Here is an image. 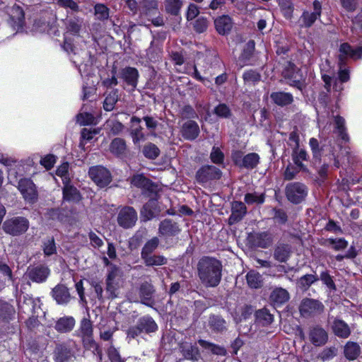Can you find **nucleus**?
Here are the masks:
<instances>
[{"instance_id":"nucleus-37","label":"nucleus","mask_w":362,"mask_h":362,"mask_svg":"<svg viewBox=\"0 0 362 362\" xmlns=\"http://www.w3.org/2000/svg\"><path fill=\"white\" fill-rule=\"evenodd\" d=\"M182 4V3L180 0H165V10L168 13L177 15L181 8Z\"/></svg>"},{"instance_id":"nucleus-46","label":"nucleus","mask_w":362,"mask_h":362,"mask_svg":"<svg viewBox=\"0 0 362 362\" xmlns=\"http://www.w3.org/2000/svg\"><path fill=\"white\" fill-rule=\"evenodd\" d=\"M245 201L248 204H262L264 201V197L262 194L248 193L245 197Z\"/></svg>"},{"instance_id":"nucleus-25","label":"nucleus","mask_w":362,"mask_h":362,"mask_svg":"<svg viewBox=\"0 0 362 362\" xmlns=\"http://www.w3.org/2000/svg\"><path fill=\"white\" fill-rule=\"evenodd\" d=\"M75 320L72 317H63L59 318L56 325L55 329L60 332H67L74 328Z\"/></svg>"},{"instance_id":"nucleus-35","label":"nucleus","mask_w":362,"mask_h":362,"mask_svg":"<svg viewBox=\"0 0 362 362\" xmlns=\"http://www.w3.org/2000/svg\"><path fill=\"white\" fill-rule=\"evenodd\" d=\"M118 100L117 90H111L105 97L103 103V107L106 111H111L113 110L115 103Z\"/></svg>"},{"instance_id":"nucleus-20","label":"nucleus","mask_w":362,"mask_h":362,"mask_svg":"<svg viewBox=\"0 0 362 362\" xmlns=\"http://www.w3.org/2000/svg\"><path fill=\"white\" fill-rule=\"evenodd\" d=\"M246 214V207L243 202H235L232 204V214L229 218L230 224L240 221Z\"/></svg>"},{"instance_id":"nucleus-12","label":"nucleus","mask_w":362,"mask_h":362,"mask_svg":"<svg viewBox=\"0 0 362 362\" xmlns=\"http://www.w3.org/2000/svg\"><path fill=\"white\" fill-rule=\"evenodd\" d=\"M321 4L315 0L313 2V12L304 11L300 17L301 26L310 27L321 15Z\"/></svg>"},{"instance_id":"nucleus-33","label":"nucleus","mask_w":362,"mask_h":362,"mask_svg":"<svg viewBox=\"0 0 362 362\" xmlns=\"http://www.w3.org/2000/svg\"><path fill=\"white\" fill-rule=\"evenodd\" d=\"M248 286L252 288H257L262 286V280L261 275L255 271H250L246 276Z\"/></svg>"},{"instance_id":"nucleus-62","label":"nucleus","mask_w":362,"mask_h":362,"mask_svg":"<svg viewBox=\"0 0 362 362\" xmlns=\"http://www.w3.org/2000/svg\"><path fill=\"white\" fill-rule=\"evenodd\" d=\"M147 182L142 175H136L132 178L131 183L137 187H143L146 185Z\"/></svg>"},{"instance_id":"nucleus-31","label":"nucleus","mask_w":362,"mask_h":362,"mask_svg":"<svg viewBox=\"0 0 362 362\" xmlns=\"http://www.w3.org/2000/svg\"><path fill=\"white\" fill-rule=\"evenodd\" d=\"M290 253V247L288 245L282 244L276 247L274 257L277 261L284 262L288 259Z\"/></svg>"},{"instance_id":"nucleus-30","label":"nucleus","mask_w":362,"mask_h":362,"mask_svg":"<svg viewBox=\"0 0 362 362\" xmlns=\"http://www.w3.org/2000/svg\"><path fill=\"white\" fill-rule=\"evenodd\" d=\"M9 15L10 19L18 28L22 27L24 21V12L20 6H13L10 11Z\"/></svg>"},{"instance_id":"nucleus-14","label":"nucleus","mask_w":362,"mask_h":362,"mask_svg":"<svg viewBox=\"0 0 362 362\" xmlns=\"http://www.w3.org/2000/svg\"><path fill=\"white\" fill-rule=\"evenodd\" d=\"M180 230L177 224L170 219L161 221L158 228L160 235L164 237L174 236L178 234Z\"/></svg>"},{"instance_id":"nucleus-41","label":"nucleus","mask_w":362,"mask_h":362,"mask_svg":"<svg viewBox=\"0 0 362 362\" xmlns=\"http://www.w3.org/2000/svg\"><path fill=\"white\" fill-rule=\"evenodd\" d=\"M159 240L158 238L154 237L148 240L144 246L141 251V257H144L151 255L158 247Z\"/></svg>"},{"instance_id":"nucleus-19","label":"nucleus","mask_w":362,"mask_h":362,"mask_svg":"<svg viewBox=\"0 0 362 362\" xmlns=\"http://www.w3.org/2000/svg\"><path fill=\"white\" fill-rule=\"evenodd\" d=\"M310 339L312 343L315 346H322L327 342L328 336L325 329L321 327H316L311 329L310 332Z\"/></svg>"},{"instance_id":"nucleus-7","label":"nucleus","mask_w":362,"mask_h":362,"mask_svg":"<svg viewBox=\"0 0 362 362\" xmlns=\"http://www.w3.org/2000/svg\"><path fill=\"white\" fill-rule=\"evenodd\" d=\"M136 221L137 214L132 207L125 206L119 211L117 222L122 228H131L136 223Z\"/></svg>"},{"instance_id":"nucleus-56","label":"nucleus","mask_w":362,"mask_h":362,"mask_svg":"<svg viewBox=\"0 0 362 362\" xmlns=\"http://www.w3.org/2000/svg\"><path fill=\"white\" fill-rule=\"evenodd\" d=\"M81 330L84 336L89 337L92 334V325L89 320L84 318L81 320Z\"/></svg>"},{"instance_id":"nucleus-45","label":"nucleus","mask_w":362,"mask_h":362,"mask_svg":"<svg viewBox=\"0 0 362 362\" xmlns=\"http://www.w3.org/2000/svg\"><path fill=\"white\" fill-rule=\"evenodd\" d=\"M279 1L284 16L286 18H291L293 11L291 0H279Z\"/></svg>"},{"instance_id":"nucleus-26","label":"nucleus","mask_w":362,"mask_h":362,"mask_svg":"<svg viewBox=\"0 0 362 362\" xmlns=\"http://www.w3.org/2000/svg\"><path fill=\"white\" fill-rule=\"evenodd\" d=\"M272 101L279 106H284L293 102V96L291 93L284 92H275L271 94Z\"/></svg>"},{"instance_id":"nucleus-4","label":"nucleus","mask_w":362,"mask_h":362,"mask_svg":"<svg viewBox=\"0 0 362 362\" xmlns=\"http://www.w3.org/2000/svg\"><path fill=\"white\" fill-rule=\"evenodd\" d=\"M286 197L293 203H300L307 195L306 187L298 182L291 183L286 189Z\"/></svg>"},{"instance_id":"nucleus-51","label":"nucleus","mask_w":362,"mask_h":362,"mask_svg":"<svg viewBox=\"0 0 362 362\" xmlns=\"http://www.w3.org/2000/svg\"><path fill=\"white\" fill-rule=\"evenodd\" d=\"M95 14L98 19H107L109 16L108 8L103 4H97L95 6Z\"/></svg>"},{"instance_id":"nucleus-1","label":"nucleus","mask_w":362,"mask_h":362,"mask_svg":"<svg viewBox=\"0 0 362 362\" xmlns=\"http://www.w3.org/2000/svg\"><path fill=\"white\" fill-rule=\"evenodd\" d=\"M221 263L210 257H204L198 263V274L201 282L206 287H215L221 279Z\"/></svg>"},{"instance_id":"nucleus-16","label":"nucleus","mask_w":362,"mask_h":362,"mask_svg":"<svg viewBox=\"0 0 362 362\" xmlns=\"http://www.w3.org/2000/svg\"><path fill=\"white\" fill-rule=\"evenodd\" d=\"M52 297L58 304H66L71 299L68 288L64 285L56 286L52 291Z\"/></svg>"},{"instance_id":"nucleus-50","label":"nucleus","mask_w":362,"mask_h":362,"mask_svg":"<svg viewBox=\"0 0 362 362\" xmlns=\"http://www.w3.org/2000/svg\"><path fill=\"white\" fill-rule=\"evenodd\" d=\"M210 323L211 327L217 331H223L226 328V321L218 316L213 317L211 319Z\"/></svg>"},{"instance_id":"nucleus-38","label":"nucleus","mask_w":362,"mask_h":362,"mask_svg":"<svg viewBox=\"0 0 362 362\" xmlns=\"http://www.w3.org/2000/svg\"><path fill=\"white\" fill-rule=\"evenodd\" d=\"M259 157L255 153H248L243 159V166L247 168H255L259 163Z\"/></svg>"},{"instance_id":"nucleus-44","label":"nucleus","mask_w":362,"mask_h":362,"mask_svg":"<svg viewBox=\"0 0 362 362\" xmlns=\"http://www.w3.org/2000/svg\"><path fill=\"white\" fill-rule=\"evenodd\" d=\"M307 158V153L303 150H296L293 153V159L295 164L298 168V170L303 169V160H305Z\"/></svg>"},{"instance_id":"nucleus-32","label":"nucleus","mask_w":362,"mask_h":362,"mask_svg":"<svg viewBox=\"0 0 362 362\" xmlns=\"http://www.w3.org/2000/svg\"><path fill=\"white\" fill-rule=\"evenodd\" d=\"M139 329L142 332L149 333L155 332L157 329V325L155 321L149 317H145L139 321Z\"/></svg>"},{"instance_id":"nucleus-6","label":"nucleus","mask_w":362,"mask_h":362,"mask_svg":"<svg viewBox=\"0 0 362 362\" xmlns=\"http://www.w3.org/2000/svg\"><path fill=\"white\" fill-rule=\"evenodd\" d=\"M18 189L26 202L33 203L36 201L37 190L34 183L30 179H21L18 182Z\"/></svg>"},{"instance_id":"nucleus-39","label":"nucleus","mask_w":362,"mask_h":362,"mask_svg":"<svg viewBox=\"0 0 362 362\" xmlns=\"http://www.w3.org/2000/svg\"><path fill=\"white\" fill-rule=\"evenodd\" d=\"M327 243L336 251L342 250L348 246V242L344 238H329L327 240Z\"/></svg>"},{"instance_id":"nucleus-34","label":"nucleus","mask_w":362,"mask_h":362,"mask_svg":"<svg viewBox=\"0 0 362 362\" xmlns=\"http://www.w3.org/2000/svg\"><path fill=\"white\" fill-rule=\"evenodd\" d=\"M146 266H161L167 263V259L161 255H146L141 257Z\"/></svg>"},{"instance_id":"nucleus-43","label":"nucleus","mask_w":362,"mask_h":362,"mask_svg":"<svg viewBox=\"0 0 362 362\" xmlns=\"http://www.w3.org/2000/svg\"><path fill=\"white\" fill-rule=\"evenodd\" d=\"M199 344L204 348L211 350L214 354L218 355H224L226 354V351L223 348L209 343L206 341L200 339L199 340Z\"/></svg>"},{"instance_id":"nucleus-15","label":"nucleus","mask_w":362,"mask_h":362,"mask_svg":"<svg viewBox=\"0 0 362 362\" xmlns=\"http://www.w3.org/2000/svg\"><path fill=\"white\" fill-rule=\"evenodd\" d=\"M140 7L141 18L153 17L158 13V2L156 0H142Z\"/></svg>"},{"instance_id":"nucleus-9","label":"nucleus","mask_w":362,"mask_h":362,"mask_svg":"<svg viewBox=\"0 0 362 362\" xmlns=\"http://www.w3.org/2000/svg\"><path fill=\"white\" fill-rule=\"evenodd\" d=\"M339 60L340 64L345 62L347 57L356 60L362 58V47L353 49L347 42L342 43L339 47Z\"/></svg>"},{"instance_id":"nucleus-55","label":"nucleus","mask_w":362,"mask_h":362,"mask_svg":"<svg viewBox=\"0 0 362 362\" xmlns=\"http://www.w3.org/2000/svg\"><path fill=\"white\" fill-rule=\"evenodd\" d=\"M335 124L336 127L338 130L339 134H340L342 139L347 141L348 136L344 132V119L341 117H336L335 118Z\"/></svg>"},{"instance_id":"nucleus-11","label":"nucleus","mask_w":362,"mask_h":362,"mask_svg":"<svg viewBox=\"0 0 362 362\" xmlns=\"http://www.w3.org/2000/svg\"><path fill=\"white\" fill-rule=\"evenodd\" d=\"M162 209L158 205L156 199H150L142 208L141 211V218L146 221L158 216Z\"/></svg>"},{"instance_id":"nucleus-60","label":"nucleus","mask_w":362,"mask_h":362,"mask_svg":"<svg viewBox=\"0 0 362 362\" xmlns=\"http://www.w3.org/2000/svg\"><path fill=\"white\" fill-rule=\"evenodd\" d=\"M243 78L245 81L256 82L260 80V75L257 71L250 70L244 73Z\"/></svg>"},{"instance_id":"nucleus-57","label":"nucleus","mask_w":362,"mask_h":362,"mask_svg":"<svg viewBox=\"0 0 362 362\" xmlns=\"http://www.w3.org/2000/svg\"><path fill=\"white\" fill-rule=\"evenodd\" d=\"M341 6L347 11H354L358 6L357 0H340Z\"/></svg>"},{"instance_id":"nucleus-28","label":"nucleus","mask_w":362,"mask_h":362,"mask_svg":"<svg viewBox=\"0 0 362 362\" xmlns=\"http://www.w3.org/2000/svg\"><path fill=\"white\" fill-rule=\"evenodd\" d=\"M344 356L345 357L350 360H355L361 353V349L359 345L353 341H348L344 346Z\"/></svg>"},{"instance_id":"nucleus-59","label":"nucleus","mask_w":362,"mask_h":362,"mask_svg":"<svg viewBox=\"0 0 362 362\" xmlns=\"http://www.w3.org/2000/svg\"><path fill=\"white\" fill-rule=\"evenodd\" d=\"M81 22L79 20L77 21H70L67 25L68 32L77 35L81 29Z\"/></svg>"},{"instance_id":"nucleus-63","label":"nucleus","mask_w":362,"mask_h":362,"mask_svg":"<svg viewBox=\"0 0 362 362\" xmlns=\"http://www.w3.org/2000/svg\"><path fill=\"white\" fill-rule=\"evenodd\" d=\"M199 13V7L194 4H190L188 6V10L187 12V19L188 21L193 20L198 16Z\"/></svg>"},{"instance_id":"nucleus-47","label":"nucleus","mask_w":362,"mask_h":362,"mask_svg":"<svg viewBox=\"0 0 362 362\" xmlns=\"http://www.w3.org/2000/svg\"><path fill=\"white\" fill-rule=\"evenodd\" d=\"M43 252L46 256H50L56 253L57 248L53 238L48 239L44 242Z\"/></svg>"},{"instance_id":"nucleus-23","label":"nucleus","mask_w":362,"mask_h":362,"mask_svg":"<svg viewBox=\"0 0 362 362\" xmlns=\"http://www.w3.org/2000/svg\"><path fill=\"white\" fill-rule=\"evenodd\" d=\"M122 78L128 84L135 88L139 77L138 71L132 67H127L121 71Z\"/></svg>"},{"instance_id":"nucleus-27","label":"nucleus","mask_w":362,"mask_h":362,"mask_svg":"<svg viewBox=\"0 0 362 362\" xmlns=\"http://www.w3.org/2000/svg\"><path fill=\"white\" fill-rule=\"evenodd\" d=\"M332 329L334 334L341 338H347L351 333L347 324L340 320H336L333 322Z\"/></svg>"},{"instance_id":"nucleus-42","label":"nucleus","mask_w":362,"mask_h":362,"mask_svg":"<svg viewBox=\"0 0 362 362\" xmlns=\"http://www.w3.org/2000/svg\"><path fill=\"white\" fill-rule=\"evenodd\" d=\"M257 320L263 325H269L273 321V316L267 309L259 310L256 313Z\"/></svg>"},{"instance_id":"nucleus-5","label":"nucleus","mask_w":362,"mask_h":362,"mask_svg":"<svg viewBox=\"0 0 362 362\" xmlns=\"http://www.w3.org/2000/svg\"><path fill=\"white\" fill-rule=\"evenodd\" d=\"M323 309L324 305L321 302L312 298L303 299L299 306L300 313L304 317L320 314Z\"/></svg>"},{"instance_id":"nucleus-29","label":"nucleus","mask_w":362,"mask_h":362,"mask_svg":"<svg viewBox=\"0 0 362 362\" xmlns=\"http://www.w3.org/2000/svg\"><path fill=\"white\" fill-rule=\"evenodd\" d=\"M127 150L126 142L121 138L114 139L110 145V151L115 156H121L125 153Z\"/></svg>"},{"instance_id":"nucleus-36","label":"nucleus","mask_w":362,"mask_h":362,"mask_svg":"<svg viewBox=\"0 0 362 362\" xmlns=\"http://www.w3.org/2000/svg\"><path fill=\"white\" fill-rule=\"evenodd\" d=\"M143 153L149 159H156L160 153L158 148L152 143H148L144 146Z\"/></svg>"},{"instance_id":"nucleus-10","label":"nucleus","mask_w":362,"mask_h":362,"mask_svg":"<svg viewBox=\"0 0 362 362\" xmlns=\"http://www.w3.org/2000/svg\"><path fill=\"white\" fill-rule=\"evenodd\" d=\"M119 269L115 265H111L106 279V289L110 293L112 298L117 296L115 291L119 287Z\"/></svg>"},{"instance_id":"nucleus-54","label":"nucleus","mask_w":362,"mask_h":362,"mask_svg":"<svg viewBox=\"0 0 362 362\" xmlns=\"http://www.w3.org/2000/svg\"><path fill=\"white\" fill-rule=\"evenodd\" d=\"M316 281V278L315 276L312 274H308L302 276L299 281L298 284L303 289H306L308 288L313 283Z\"/></svg>"},{"instance_id":"nucleus-21","label":"nucleus","mask_w":362,"mask_h":362,"mask_svg":"<svg viewBox=\"0 0 362 362\" xmlns=\"http://www.w3.org/2000/svg\"><path fill=\"white\" fill-rule=\"evenodd\" d=\"M217 32L221 35L228 33L232 28L233 23L230 18L228 16H222L214 21Z\"/></svg>"},{"instance_id":"nucleus-22","label":"nucleus","mask_w":362,"mask_h":362,"mask_svg":"<svg viewBox=\"0 0 362 362\" xmlns=\"http://www.w3.org/2000/svg\"><path fill=\"white\" fill-rule=\"evenodd\" d=\"M153 287L151 284L148 283H144L141 285L140 287V297L141 299V303L148 305H153V300L151 299L152 294L153 293Z\"/></svg>"},{"instance_id":"nucleus-58","label":"nucleus","mask_w":362,"mask_h":362,"mask_svg":"<svg viewBox=\"0 0 362 362\" xmlns=\"http://www.w3.org/2000/svg\"><path fill=\"white\" fill-rule=\"evenodd\" d=\"M107 355L111 362H124V361L121 358L117 350L113 346H110L108 349Z\"/></svg>"},{"instance_id":"nucleus-53","label":"nucleus","mask_w":362,"mask_h":362,"mask_svg":"<svg viewBox=\"0 0 362 362\" xmlns=\"http://www.w3.org/2000/svg\"><path fill=\"white\" fill-rule=\"evenodd\" d=\"M214 113L221 117L228 118L230 116V110L225 104H220L214 109Z\"/></svg>"},{"instance_id":"nucleus-40","label":"nucleus","mask_w":362,"mask_h":362,"mask_svg":"<svg viewBox=\"0 0 362 362\" xmlns=\"http://www.w3.org/2000/svg\"><path fill=\"white\" fill-rule=\"evenodd\" d=\"M76 121L82 126L96 124L95 117L88 112H82L77 115Z\"/></svg>"},{"instance_id":"nucleus-24","label":"nucleus","mask_w":362,"mask_h":362,"mask_svg":"<svg viewBox=\"0 0 362 362\" xmlns=\"http://www.w3.org/2000/svg\"><path fill=\"white\" fill-rule=\"evenodd\" d=\"M270 298L275 305H282L289 300L290 296L286 289L277 288L272 291Z\"/></svg>"},{"instance_id":"nucleus-48","label":"nucleus","mask_w":362,"mask_h":362,"mask_svg":"<svg viewBox=\"0 0 362 362\" xmlns=\"http://www.w3.org/2000/svg\"><path fill=\"white\" fill-rule=\"evenodd\" d=\"M130 134L134 144H138L145 139L144 134L142 132V127L140 126L132 129Z\"/></svg>"},{"instance_id":"nucleus-8","label":"nucleus","mask_w":362,"mask_h":362,"mask_svg":"<svg viewBox=\"0 0 362 362\" xmlns=\"http://www.w3.org/2000/svg\"><path fill=\"white\" fill-rule=\"evenodd\" d=\"M50 274V269L44 265H37L28 268L25 276L32 281L42 283Z\"/></svg>"},{"instance_id":"nucleus-18","label":"nucleus","mask_w":362,"mask_h":362,"mask_svg":"<svg viewBox=\"0 0 362 362\" xmlns=\"http://www.w3.org/2000/svg\"><path fill=\"white\" fill-rule=\"evenodd\" d=\"M181 133L185 139L193 140L198 136L199 128L195 122L189 120L182 125Z\"/></svg>"},{"instance_id":"nucleus-52","label":"nucleus","mask_w":362,"mask_h":362,"mask_svg":"<svg viewBox=\"0 0 362 362\" xmlns=\"http://www.w3.org/2000/svg\"><path fill=\"white\" fill-rule=\"evenodd\" d=\"M183 353L184 356L188 359L197 360L199 358V351L195 346H187L183 349Z\"/></svg>"},{"instance_id":"nucleus-3","label":"nucleus","mask_w":362,"mask_h":362,"mask_svg":"<svg viewBox=\"0 0 362 362\" xmlns=\"http://www.w3.org/2000/svg\"><path fill=\"white\" fill-rule=\"evenodd\" d=\"M28 228V221L22 217H17L6 220L4 225V230L10 235H18L27 230Z\"/></svg>"},{"instance_id":"nucleus-49","label":"nucleus","mask_w":362,"mask_h":362,"mask_svg":"<svg viewBox=\"0 0 362 362\" xmlns=\"http://www.w3.org/2000/svg\"><path fill=\"white\" fill-rule=\"evenodd\" d=\"M322 78L323 79V81L325 83V88L327 90H330L331 86H332V83L333 81H334V84L333 88L336 91H340V90H342L343 87H342L341 84L338 85L337 79H333V78L332 76H329L326 75V74L322 75Z\"/></svg>"},{"instance_id":"nucleus-61","label":"nucleus","mask_w":362,"mask_h":362,"mask_svg":"<svg viewBox=\"0 0 362 362\" xmlns=\"http://www.w3.org/2000/svg\"><path fill=\"white\" fill-rule=\"evenodd\" d=\"M99 132H100L99 129H90L84 128V129H83V130L81 132V137L83 139L89 141V140L92 139L95 135L98 134L99 133Z\"/></svg>"},{"instance_id":"nucleus-13","label":"nucleus","mask_w":362,"mask_h":362,"mask_svg":"<svg viewBox=\"0 0 362 362\" xmlns=\"http://www.w3.org/2000/svg\"><path fill=\"white\" fill-rule=\"evenodd\" d=\"M220 177L221 171L217 168L211 165L204 166L197 173V179L201 182L218 179Z\"/></svg>"},{"instance_id":"nucleus-17","label":"nucleus","mask_w":362,"mask_h":362,"mask_svg":"<svg viewBox=\"0 0 362 362\" xmlns=\"http://www.w3.org/2000/svg\"><path fill=\"white\" fill-rule=\"evenodd\" d=\"M63 183L64 185L63 189L64 199L70 202H78L81 199V194L76 187L69 185V179L65 177L63 180Z\"/></svg>"},{"instance_id":"nucleus-64","label":"nucleus","mask_w":362,"mask_h":362,"mask_svg":"<svg viewBox=\"0 0 362 362\" xmlns=\"http://www.w3.org/2000/svg\"><path fill=\"white\" fill-rule=\"evenodd\" d=\"M56 162L55 156L53 155H47L42 158L40 160V163L45 166L47 169H50L53 167Z\"/></svg>"},{"instance_id":"nucleus-2","label":"nucleus","mask_w":362,"mask_h":362,"mask_svg":"<svg viewBox=\"0 0 362 362\" xmlns=\"http://www.w3.org/2000/svg\"><path fill=\"white\" fill-rule=\"evenodd\" d=\"M88 175L95 185L100 187H105L112 182L110 172L102 165L90 168Z\"/></svg>"}]
</instances>
